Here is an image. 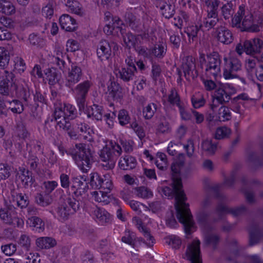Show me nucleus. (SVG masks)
I'll list each match as a JSON object with an SVG mask.
<instances>
[{
  "mask_svg": "<svg viewBox=\"0 0 263 263\" xmlns=\"http://www.w3.org/2000/svg\"><path fill=\"white\" fill-rule=\"evenodd\" d=\"M236 92V89L231 84H225L219 85L216 91L213 95L214 100H216L218 102H227L231 95Z\"/></svg>",
  "mask_w": 263,
  "mask_h": 263,
  "instance_id": "12",
  "label": "nucleus"
},
{
  "mask_svg": "<svg viewBox=\"0 0 263 263\" xmlns=\"http://www.w3.org/2000/svg\"><path fill=\"white\" fill-rule=\"evenodd\" d=\"M13 200L15 201L18 206L21 208H25L28 204L27 197L22 193H18L12 195Z\"/></svg>",
  "mask_w": 263,
  "mask_h": 263,
  "instance_id": "42",
  "label": "nucleus"
},
{
  "mask_svg": "<svg viewBox=\"0 0 263 263\" xmlns=\"http://www.w3.org/2000/svg\"><path fill=\"white\" fill-rule=\"evenodd\" d=\"M27 224L29 229L32 230L49 229L45 225L43 220L36 217H32L29 218L27 221Z\"/></svg>",
  "mask_w": 263,
  "mask_h": 263,
  "instance_id": "34",
  "label": "nucleus"
},
{
  "mask_svg": "<svg viewBox=\"0 0 263 263\" xmlns=\"http://www.w3.org/2000/svg\"><path fill=\"white\" fill-rule=\"evenodd\" d=\"M155 109V106L153 104L147 105L143 110L144 117L147 119L152 118L154 115Z\"/></svg>",
  "mask_w": 263,
  "mask_h": 263,
  "instance_id": "57",
  "label": "nucleus"
},
{
  "mask_svg": "<svg viewBox=\"0 0 263 263\" xmlns=\"http://www.w3.org/2000/svg\"><path fill=\"white\" fill-rule=\"evenodd\" d=\"M0 92L4 95L21 97L23 91L19 90L12 73L6 72L0 77Z\"/></svg>",
  "mask_w": 263,
  "mask_h": 263,
  "instance_id": "6",
  "label": "nucleus"
},
{
  "mask_svg": "<svg viewBox=\"0 0 263 263\" xmlns=\"http://www.w3.org/2000/svg\"><path fill=\"white\" fill-rule=\"evenodd\" d=\"M230 134L231 130L229 128L221 127L216 129L215 136L216 139H221L228 137Z\"/></svg>",
  "mask_w": 263,
  "mask_h": 263,
  "instance_id": "50",
  "label": "nucleus"
},
{
  "mask_svg": "<svg viewBox=\"0 0 263 263\" xmlns=\"http://www.w3.org/2000/svg\"><path fill=\"white\" fill-rule=\"evenodd\" d=\"M97 54L102 61L109 59L113 54L110 44L106 41H101L98 46Z\"/></svg>",
  "mask_w": 263,
  "mask_h": 263,
  "instance_id": "22",
  "label": "nucleus"
},
{
  "mask_svg": "<svg viewBox=\"0 0 263 263\" xmlns=\"http://www.w3.org/2000/svg\"><path fill=\"white\" fill-rule=\"evenodd\" d=\"M0 218L5 223L21 226L23 223L22 219L18 218L13 208L5 207L0 210Z\"/></svg>",
  "mask_w": 263,
  "mask_h": 263,
  "instance_id": "13",
  "label": "nucleus"
},
{
  "mask_svg": "<svg viewBox=\"0 0 263 263\" xmlns=\"http://www.w3.org/2000/svg\"><path fill=\"white\" fill-rule=\"evenodd\" d=\"M192 102L195 108H199L204 104V100L201 93L195 94L192 98Z\"/></svg>",
  "mask_w": 263,
  "mask_h": 263,
  "instance_id": "49",
  "label": "nucleus"
},
{
  "mask_svg": "<svg viewBox=\"0 0 263 263\" xmlns=\"http://www.w3.org/2000/svg\"><path fill=\"white\" fill-rule=\"evenodd\" d=\"M58 183L55 181H48L44 183L46 192L51 193L58 186Z\"/></svg>",
  "mask_w": 263,
  "mask_h": 263,
  "instance_id": "64",
  "label": "nucleus"
},
{
  "mask_svg": "<svg viewBox=\"0 0 263 263\" xmlns=\"http://www.w3.org/2000/svg\"><path fill=\"white\" fill-rule=\"evenodd\" d=\"M200 60L201 62H205L207 76H212L215 77L219 74L220 71V59L217 53H214L206 56L201 54Z\"/></svg>",
  "mask_w": 263,
  "mask_h": 263,
  "instance_id": "9",
  "label": "nucleus"
},
{
  "mask_svg": "<svg viewBox=\"0 0 263 263\" xmlns=\"http://www.w3.org/2000/svg\"><path fill=\"white\" fill-rule=\"evenodd\" d=\"M81 74V68L76 65H73L66 77V85L70 86L73 84L78 82L80 80Z\"/></svg>",
  "mask_w": 263,
  "mask_h": 263,
  "instance_id": "26",
  "label": "nucleus"
},
{
  "mask_svg": "<svg viewBox=\"0 0 263 263\" xmlns=\"http://www.w3.org/2000/svg\"><path fill=\"white\" fill-rule=\"evenodd\" d=\"M104 26L103 31L107 35L115 34L119 36L120 33L123 36L124 42L127 46L130 47L135 45L134 36L131 34L123 35V30L119 25L121 23L118 18H114L109 13H106L104 17Z\"/></svg>",
  "mask_w": 263,
  "mask_h": 263,
  "instance_id": "4",
  "label": "nucleus"
},
{
  "mask_svg": "<svg viewBox=\"0 0 263 263\" xmlns=\"http://www.w3.org/2000/svg\"><path fill=\"white\" fill-rule=\"evenodd\" d=\"M218 40L223 44H229L232 41V35L230 31L224 28H219L216 33Z\"/></svg>",
  "mask_w": 263,
  "mask_h": 263,
  "instance_id": "30",
  "label": "nucleus"
},
{
  "mask_svg": "<svg viewBox=\"0 0 263 263\" xmlns=\"http://www.w3.org/2000/svg\"><path fill=\"white\" fill-rule=\"evenodd\" d=\"M26 263H40V254L36 252H31L26 255Z\"/></svg>",
  "mask_w": 263,
  "mask_h": 263,
  "instance_id": "55",
  "label": "nucleus"
},
{
  "mask_svg": "<svg viewBox=\"0 0 263 263\" xmlns=\"http://www.w3.org/2000/svg\"><path fill=\"white\" fill-rule=\"evenodd\" d=\"M208 16L204 22V27L208 29L213 27L218 21L217 10L218 6L217 0H206Z\"/></svg>",
  "mask_w": 263,
  "mask_h": 263,
  "instance_id": "11",
  "label": "nucleus"
},
{
  "mask_svg": "<svg viewBox=\"0 0 263 263\" xmlns=\"http://www.w3.org/2000/svg\"><path fill=\"white\" fill-rule=\"evenodd\" d=\"M77 148L79 151L74 157L75 162L80 170L87 172L90 169L93 162L91 154L82 144L77 145Z\"/></svg>",
  "mask_w": 263,
  "mask_h": 263,
  "instance_id": "7",
  "label": "nucleus"
},
{
  "mask_svg": "<svg viewBox=\"0 0 263 263\" xmlns=\"http://www.w3.org/2000/svg\"><path fill=\"white\" fill-rule=\"evenodd\" d=\"M87 182L84 176H76L73 178L70 185L72 192L76 196H79L86 189Z\"/></svg>",
  "mask_w": 263,
  "mask_h": 263,
  "instance_id": "19",
  "label": "nucleus"
},
{
  "mask_svg": "<svg viewBox=\"0 0 263 263\" xmlns=\"http://www.w3.org/2000/svg\"><path fill=\"white\" fill-rule=\"evenodd\" d=\"M137 165L136 159L130 156H125L121 158L119 162V167L123 170H130L134 168Z\"/></svg>",
  "mask_w": 263,
  "mask_h": 263,
  "instance_id": "31",
  "label": "nucleus"
},
{
  "mask_svg": "<svg viewBox=\"0 0 263 263\" xmlns=\"http://www.w3.org/2000/svg\"><path fill=\"white\" fill-rule=\"evenodd\" d=\"M157 133L161 134H167L171 131V127L165 121L159 124L157 128Z\"/></svg>",
  "mask_w": 263,
  "mask_h": 263,
  "instance_id": "59",
  "label": "nucleus"
},
{
  "mask_svg": "<svg viewBox=\"0 0 263 263\" xmlns=\"http://www.w3.org/2000/svg\"><path fill=\"white\" fill-rule=\"evenodd\" d=\"M159 7L161 10L162 14L166 18L171 17L174 13V7L168 5L163 1H160Z\"/></svg>",
  "mask_w": 263,
  "mask_h": 263,
  "instance_id": "37",
  "label": "nucleus"
},
{
  "mask_svg": "<svg viewBox=\"0 0 263 263\" xmlns=\"http://www.w3.org/2000/svg\"><path fill=\"white\" fill-rule=\"evenodd\" d=\"M91 216L100 225L109 223L112 219L111 216L106 210L98 208L93 210Z\"/></svg>",
  "mask_w": 263,
  "mask_h": 263,
  "instance_id": "24",
  "label": "nucleus"
},
{
  "mask_svg": "<svg viewBox=\"0 0 263 263\" xmlns=\"http://www.w3.org/2000/svg\"><path fill=\"white\" fill-rule=\"evenodd\" d=\"M10 170L8 166L0 164V180L5 179L9 176Z\"/></svg>",
  "mask_w": 263,
  "mask_h": 263,
  "instance_id": "58",
  "label": "nucleus"
},
{
  "mask_svg": "<svg viewBox=\"0 0 263 263\" xmlns=\"http://www.w3.org/2000/svg\"><path fill=\"white\" fill-rule=\"evenodd\" d=\"M36 244L40 249H48L54 247L57 245V241L51 237H40L36 239Z\"/></svg>",
  "mask_w": 263,
  "mask_h": 263,
  "instance_id": "32",
  "label": "nucleus"
},
{
  "mask_svg": "<svg viewBox=\"0 0 263 263\" xmlns=\"http://www.w3.org/2000/svg\"><path fill=\"white\" fill-rule=\"evenodd\" d=\"M249 99L245 93L238 95L234 98L232 101V108L234 111L237 113H241V106L243 105L244 101Z\"/></svg>",
  "mask_w": 263,
  "mask_h": 263,
  "instance_id": "33",
  "label": "nucleus"
},
{
  "mask_svg": "<svg viewBox=\"0 0 263 263\" xmlns=\"http://www.w3.org/2000/svg\"><path fill=\"white\" fill-rule=\"evenodd\" d=\"M54 56L58 65L60 68H62L65 64L64 59L66 57V54L63 49L61 47L56 48L54 51Z\"/></svg>",
  "mask_w": 263,
  "mask_h": 263,
  "instance_id": "39",
  "label": "nucleus"
},
{
  "mask_svg": "<svg viewBox=\"0 0 263 263\" xmlns=\"http://www.w3.org/2000/svg\"><path fill=\"white\" fill-rule=\"evenodd\" d=\"M35 200L39 204L43 206L48 205L52 201L51 197L48 195L39 194L36 197Z\"/></svg>",
  "mask_w": 263,
  "mask_h": 263,
  "instance_id": "48",
  "label": "nucleus"
},
{
  "mask_svg": "<svg viewBox=\"0 0 263 263\" xmlns=\"http://www.w3.org/2000/svg\"><path fill=\"white\" fill-rule=\"evenodd\" d=\"M201 147L202 149L208 155L214 154L216 149V145L212 143L210 140H206L203 141Z\"/></svg>",
  "mask_w": 263,
  "mask_h": 263,
  "instance_id": "45",
  "label": "nucleus"
},
{
  "mask_svg": "<svg viewBox=\"0 0 263 263\" xmlns=\"http://www.w3.org/2000/svg\"><path fill=\"white\" fill-rule=\"evenodd\" d=\"M62 29L68 32H73L77 30L78 24L77 21L68 14H63L59 18Z\"/></svg>",
  "mask_w": 263,
  "mask_h": 263,
  "instance_id": "20",
  "label": "nucleus"
},
{
  "mask_svg": "<svg viewBox=\"0 0 263 263\" xmlns=\"http://www.w3.org/2000/svg\"><path fill=\"white\" fill-rule=\"evenodd\" d=\"M137 194L138 196L143 198H148L152 196V192L144 187L137 190Z\"/></svg>",
  "mask_w": 263,
  "mask_h": 263,
  "instance_id": "62",
  "label": "nucleus"
},
{
  "mask_svg": "<svg viewBox=\"0 0 263 263\" xmlns=\"http://www.w3.org/2000/svg\"><path fill=\"white\" fill-rule=\"evenodd\" d=\"M103 91L107 95V97L109 100H117L122 96L121 88L119 85L115 82H111L107 87V90L104 89V86H102Z\"/></svg>",
  "mask_w": 263,
  "mask_h": 263,
  "instance_id": "25",
  "label": "nucleus"
},
{
  "mask_svg": "<svg viewBox=\"0 0 263 263\" xmlns=\"http://www.w3.org/2000/svg\"><path fill=\"white\" fill-rule=\"evenodd\" d=\"M129 205L131 208L136 211H141V210H146V207L138 201L131 200L129 202Z\"/></svg>",
  "mask_w": 263,
  "mask_h": 263,
  "instance_id": "60",
  "label": "nucleus"
},
{
  "mask_svg": "<svg viewBox=\"0 0 263 263\" xmlns=\"http://www.w3.org/2000/svg\"><path fill=\"white\" fill-rule=\"evenodd\" d=\"M136 70H133L130 68L118 67L116 66L114 69V73L117 76L121 78L124 81L130 80L134 76Z\"/></svg>",
  "mask_w": 263,
  "mask_h": 263,
  "instance_id": "29",
  "label": "nucleus"
},
{
  "mask_svg": "<svg viewBox=\"0 0 263 263\" xmlns=\"http://www.w3.org/2000/svg\"><path fill=\"white\" fill-rule=\"evenodd\" d=\"M232 53L224 58L225 64L223 71V77L225 79H231L236 77V72L241 68L239 61L233 58Z\"/></svg>",
  "mask_w": 263,
  "mask_h": 263,
  "instance_id": "10",
  "label": "nucleus"
},
{
  "mask_svg": "<svg viewBox=\"0 0 263 263\" xmlns=\"http://www.w3.org/2000/svg\"><path fill=\"white\" fill-rule=\"evenodd\" d=\"M166 50L165 43L163 42H159L156 44L150 50L141 49L140 54L148 58L156 57L159 58L164 56Z\"/></svg>",
  "mask_w": 263,
  "mask_h": 263,
  "instance_id": "15",
  "label": "nucleus"
},
{
  "mask_svg": "<svg viewBox=\"0 0 263 263\" xmlns=\"http://www.w3.org/2000/svg\"><path fill=\"white\" fill-rule=\"evenodd\" d=\"M14 68L18 72L24 71L25 69V65L23 60L20 58H17L14 61Z\"/></svg>",
  "mask_w": 263,
  "mask_h": 263,
  "instance_id": "61",
  "label": "nucleus"
},
{
  "mask_svg": "<svg viewBox=\"0 0 263 263\" xmlns=\"http://www.w3.org/2000/svg\"><path fill=\"white\" fill-rule=\"evenodd\" d=\"M99 191H93L91 193L92 198L95 201L107 204L109 202V193L106 192L105 190L98 189Z\"/></svg>",
  "mask_w": 263,
  "mask_h": 263,
  "instance_id": "28",
  "label": "nucleus"
},
{
  "mask_svg": "<svg viewBox=\"0 0 263 263\" xmlns=\"http://www.w3.org/2000/svg\"><path fill=\"white\" fill-rule=\"evenodd\" d=\"M231 118V112L226 106H221L219 109L218 119L220 121L228 120Z\"/></svg>",
  "mask_w": 263,
  "mask_h": 263,
  "instance_id": "51",
  "label": "nucleus"
},
{
  "mask_svg": "<svg viewBox=\"0 0 263 263\" xmlns=\"http://www.w3.org/2000/svg\"><path fill=\"white\" fill-rule=\"evenodd\" d=\"M7 104V109L8 108L10 109L13 113L20 114L24 110L23 105L21 103L17 100H13L12 102H8Z\"/></svg>",
  "mask_w": 263,
  "mask_h": 263,
  "instance_id": "44",
  "label": "nucleus"
},
{
  "mask_svg": "<svg viewBox=\"0 0 263 263\" xmlns=\"http://www.w3.org/2000/svg\"><path fill=\"white\" fill-rule=\"evenodd\" d=\"M118 120L121 125H124L129 123V117L126 110H121L120 111L118 115Z\"/></svg>",
  "mask_w": 263,
  "mask_h": 263,
  "instance_id": "54",
  "label": "nucleus"
},
{
  "mask_svg": "<svg viewBox=\"0 0 263 263\" xmlns=\"http://www.w3.org/2000/svg\"><path fill=\"white\" fill-rule=\"evenodd\" d=\"M65 48L67 52H74L80 49L81 45L77 40L70 39L67 41Z\"/></svg>",
  "mask_w": 263,
  "mask_h": 263,
  "instance_id": "40",
  "label": "nucleus"
},
{
  "mask_svg": "<svg viewBox=\"0 0 263 263\" xmlns=\"http://www.w3.org/2000/svg\"><path fill=\"white\" fill-rule=\"evenodd\" d=\"M186 255L191 263H201L199 239L197 238L194 239L189 245Z\"/></svg>",
  "mask_w": 263,
  "mask_h": 263,
  "instance_id": "14",
  "label": "nucleus"
},
{
  "mask_svg": "<svg viewBox=\"0 0 263 263\" xmlns=\"http://www.w3.org/2000/svg\"><path fill=\"white\" fill-rule=\"evenodd\" d=\"M143 240L148 246H152L155 240L153 237L151 235L149 231H143Z\"/></svg>",
  "mask_w": 263,
  "mask_h": 263,
  "instance_id": "63",
  "label": "nucleus"
},
{
  "mask_svg": "<svg viewBox=\"0 0 263 263\" xmlns=\"http://www.w3.org/2000/svg\"><path fill=\"white\" fill-rule=\"evenodd\" d=\"M182 69L185 77L189 80L197 76V71L195 69V65L193 62H191L189 65H183Z\"/></svg>",
  "mask_w": 263,
  "mask_h": 263,
  "instance_id": "36",
  "label": "nucleus"
},
{
  "mask_svg": "<svg viewBox=\"0 0 263 263\" xmlns=\"http://www.w3.org/2000/svg\"><path fill=\"white\" fill-rule=\"evenodd\" d=\"M187 18V16L185 13H181L179 15L174 18L175 25L180 28L184 27L186 25Z\"/></svg>",
  "mask_w": 263,
  "mask_h": 263,
  "instance_id": "47",
  "label": "nucleus"
},
{
  "mask_svg": "<svg viewBox=\"0 0 263 263\" xmlns=\"http://www.w3.org/2000/svg\"><path fill=\"white\" fill-rule=\"evenodd\" d=\"M88 183L94 189L105 190L106 192H110L112 188V183L109 175H101L97 173H92L89 175Z\"/></svg>",
  "mask_w": 263,
  "mask_h": 263,
  "instance_id": "8",
  "label": "nucleus"
},
{
  "mask_svg": "<svg viewBox=\"0 0 263 263\" xmlns=\"http://www.w3.org/2000/svg\"><path fill=\"white\" fill-rule=\"evenodd\" d=\"M16 182L24 187H29L32 185L34 182L31 173L24 167H20L16 175Z\"/></svg>",
  "mask_w": 263,
  "mask_h": 263,
  "instance_id": "16",
  "label": "nucleus"
},
{
  "mask_svg": "<svg viewBox=\"0 0 263 263\" xmlns=\"http://www.w3.org/2000/svg\"><path fill=\"white\" fill-rule=\"evenodd\" d=\"M9 62L8 51L4 47H0V67H4Z\"/></svg>",
  "mask_w": 263,
  "mask_h": 263,
  "instance_id": "52",
  "label": "nucleus"
},
{
  "mask_svg": "<svg viewBox=\"0 0 263 263\" xmlns=\"http://www.w3.org/2000/svg\"><path fill=\"white\" fill-rule=\"evenodd\" d=\"M232 25L241 31L250 32L258 31L260 26L254 20L253 15L249 12H245V7H239L237 13L232 20Z\"/></svg>",
  "mask_w": 263,
  "mask_h": 263,
  "instance_id": "3",
  "label": "nucleus"
},
{
  "mask_svg": "<svg viewBox=\"0 0 263 263\" xmlns=\"http://www.w3.org/2000/svg\"><path fill=\"white\" fill-rule=\"evenodd\" d=\"M121 154V148L116 143L109 141L100 152V158L102 161V166L105 169L114 167L117 158Z\"/></svg>",
  "mask_w": 263,
  "mask_h": 263,
  "instance_id": "5",
  "label": "nucleus"
},
{
  "mask_svg": "<svg viewBox=\"0 0 263 263\" xmlns=\"http://www.w3.org/2000/svg\"><path fill=\"white\" fill-rule=\"evenodd\" d=\"M166 243L172 246L174 248H178L181 243L180 239L175 235H170L164 238Z\"/></svg>",
  "mask_w": 263,
  "mask_h": 263,
  "instance_id": "46",
  "label": "nucleus"
},
{
  "mask_svg": "<svg viewBox=\"0 0 263 263\" xmlns=\"http://www.w3.org/2000/svg\"><path fill=\"white\" fill-rule=\"evenodd\" d=\"M75 107L70 104H60L56 107L54 111L55 119L58 125L61 128L67 131L71 138H75L79 134L84 139L91 141L93 140L95 135L93 130L84 124L77 127L72 126L69 122V119H73L75 115Z\"/></svg>",
  "mask_w": 263,
  "mask_h": 263,
  "instance_id": "2",
  "label": "nucleus"
},
{
  "mask_svg": "<svg viewBox=\"0 0 263 263\" xmlns=\"http://www.w3.org/2000/svg\"><path fill=\"white\" fill-rule=\"evenodd\" d=\"M244 46L247 54L254 55L260 52L263 47V42L259 39H254L246 41Z\"/></svg>",
  "mask_w": 263,
  "mask_h": 263,
  "instance_id": "21",
  "label": "nucleus"
},
{
  "mask_svg": "<svg viewBox=\"0 0 263 263\" xmlns=\"http://www.w3.org/2000/svg\"><path fill=\"white\" fill-rule=\"evenodd\" d=\"M82 111L87 115L88 118L91 117L96 120H100L102 118V108L101 106L94 105L92 106L87 107L86 110L84 108L83 110H80Z\"/></svg>",
  "mask_w": 263,
  "mask_h": 263,
  "instance_id": "27",
  "label": "nucleus"
},
{
  "mask_svg": "<svg viewBox=\"0 0 263 263\" xmlns=\"http://www.w3.org/2000/svg\"><path fill=\"white\" fill-rule=\"evenodd\" d=\"M154 162L157 167L160 170H164L167 166L166 156L164 153L158 152Z\"/></svg>",
  "mask_w": 263,
  "mask_h": 263,
  "instance_id": "38",
  "label": "nucleus"
},
{
  "mask_svg": "<svg viewBox=\"0 0 263 263\" xmlns=\"http://www.w3.org/2000/svg\"><path fill=\"white\" fill-rule=\"evenodd\" d=\"M183 154H179L178 159L181 161L178 162L177 160L172 165L173 172V189L166 187L162 189V192L166 196L170 197L173 194H175L176 203L175 208L177 212V217L179 221L187 229L194 228V223L192 216L189 209V205L185 203V197L181 190L182 184L179 173L182 167V160L183 159Z\"/></svg>",
  "mask_w": 263,
  "mask_h": 263,
  "instance_id": "1",
  "label": "nucleus"
},
{
  "mask_svg": "<svg viewBox=\"0 0 263 263\" xmlns=\"http://www.w3.org/2000/svg\"><path fill=\"white\" fill-rule=\"evenodd\" d=\"M222 15L225 19L230 18L233 13V10L231 4L228 3L222 8Z\"/></svg>",
  "mask_w": 263,
  "mask_h": 263,
  "instance_id": "56",
  "label": "nucleus"
},
{
  "mask_svg": "<svg viewBox=\"0 0 263 263\" xmlns=\"http://www.w3.org/2000/svg\"><path fill=\"white\" fill-rule=\"evenodd\" d=\"M1 250L6 255L11 256L15 252L16 247L15 245L10 243L2 246Z\"/></svg>",
  "mask_w": 263,
  "mask_h": 263,
  "instance_id": "53",
  "label": "nucleus"
},
{
  "mask_svg": "<svg viewBox=\"0 0 263 263\" xmlns=\"http://www.w3.org/2000/svg\"><path fill=\"white\" fill-rule=\"evenodd\" d=\"M91 84L89 81H85L79 84L75 89L74 92L76 95L78 105L80 110L84 108V97L87 92Z\"/></svg>",
  "mask_w": 263,
  "mask_h": 263,
  "instance_id": "17",
  "label": "nucleus"
},
{
  "mask_svg": "<svg viewBox=\"0 0 263 263\" xmlns=\"http://www.w3.org/2000/svg\"><path fill=\"white\" fill-rule=\"evenodd\" d=\"M0 12L8 15H12L15 12V6L9 1L1 0Z\"/></svg>",
  "mask_w": 263,
  "mask_h": 263,
  "instance_id": "35",
  "label": "nucleus"
},
{
  "mask_svg": "<svg viewBox=\"0 0 263 263\" xmlns=\"http://www.w3.org/2000/svg\"><path fill=\"white\" fill-rule=\"evenodd\" d=\"M60 75L54 68L48 69L45 72V76L43 77L44 80L48 82L51 88L52 93H53V87L57 89L60 88L59 84Z\"/></svg>",
  "mask_w": 263,
  "mask_h": 263,
  "instance_id": "23",
  "label": "nucleus"
},
{
  "mask_svg": "<svg viewBox=\"0 0 263 263\" xmlns=\"http://www.w3.org/2000/svg\"><path fill=\"white\" fill-rule=\"evenodd\" d=\"M78 209V205L76 201H70L68 202V205L59 207L56 211V215L60 220H64L75 213Z\"/></svg>",
  "mask_w": 263,
  "mask_h": 263,
  "instance_id": "18",
  "label": "nucleus"
},
{
  "mask_svg": "<svg viewBox=\"0 0 263 263\" xmlns=\"http://www.w3.org/2000/svg\"><path fill=\"white\" fill-rule=\"evenodd\" d=\"M55 4L50 2L42 8V14L46 18H50L54 14Z\"/></svg>",
  "mask_w": 263,
  "mask_h": 263,
  "instance_id": "43",
  "label": "nucleus"
},
{
  "mask_svg": "<svg viewBox=\"0 0 263 263\" xmlns=\"http://www.w3.org/2000/svg\"><path fill=\"white\" fill-rule=\"evenodd\" d=\"M66 5L69 8V11L78 15L82 14L81 5L77 2L73 0H68Z\"/></svg>",
  "mask_w": 263,
  "mask_h": 263,
  "instance_id": "41",
  "label": "nucleus"
}]
</instances>
